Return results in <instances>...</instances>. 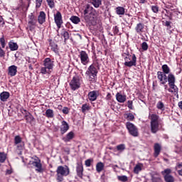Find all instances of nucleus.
I'll return each mask as SVG.
<instances>
[{"mask_svg": "<svg viewBox=\"0 0 182 182\" xmlns=\"http://www.w3.org/2000/svg\"><path fill=\"white\" fill-rule=\"evenodd\" d=\"M84 21L88 23V25H92L95 26L97 21V16L93 11L92 8L89 5H87L85 9L83 11Z\"/></svg>", "mask_w": 182, "mask_h": 182, "instance_id": "1", "label": "nucleus"}, {"mask_svg": "<svg viewBox=\"0 0 182 182\" xmlns=\"http://www.w3.org/2000/svg\"><path fill=\"white\" fill-rule=\"evenodd\" d=\"M55 67V61L50 58H46L43 61V66L41 67L40 73L42 75H50L53 68Z\"/></svg>", "mask_w": 182, "mask_h": 182, "instance_id": "2", "label": "nucleus"}, {"mask_svg": "<svg viewBox=\"0 0 182 182\" xmlns=\"http://www.w3.org/2000/svg\"><path fill=\"white\" fill-rule=\"evenodd\" d=\"M150 126H151V132L153 134H156L159 130H160V116L157 114H149Z\"/></svg>", "mask_w": 182, "mask_h": 182, "instance_id": "3", "label": "nucleus"}, {"mask_svg": "<svg viewBox=\"0 0 182 182\" xmlns=\"http://www.w3.org/2000/svg\"><path fill=\"white\" fill-rule=\"evenodd\" d=\"M56 180L57 182H63L65 178L63 177H68L70 174V169L69 166H58L56 169Z\"/></svg>", "mask_w": 182, "mask_h": 182, "instance_id": "4", "label": "nucleus"}, {"mask_svg": "<svg viewBox=\"0 0 182 182\" xmlns=\"http://www.w3.org/2000/svg\"><path fill=\"white\" fill-rule=\"evenodd\" d=\"M124 60V66L127 68H132V66H137V57L136 54L130 55V53L127 52L122 54Z\"/></svg>", "mask_w": 182, "mask_h": 182, "instance_id": "5", "label": "nucleus"}, {"mask_svg": "<svg viewBox=\"0 0 182 182\" xmlns=\"http://www.w3.org/2000/svg\"><path fill=\"white\" fill-rule=\"evenodd\" d=\"M69 85L71 90H73V92H75V90H77V89H80V85H82L80 76L77 75H74Z\"/></svg>", "mask_w": 182, "mask_h": 182, "instance_id": "6", "label": "nucleus"}, {"mask_svg": "<svg viewBox=\"0 0 182 182\" xmlns=\"http://www.w3.org/2000/svg\"><path fill=\"white\" fill-rule=\"evenodd\" d=\"M125 126L131 136L133 137L139 136V129H137V127H136L134 124L127 122H126Z\"/></svg>", "mask_w": 182, "mask_h": 182, "instance_id": "7", "label": "nucleus"}, {"mask_svg": "<svg viewBox=\"0 0 182 182\" xmlns=\"http://www.w3.org/2000/svg\"><path fill=\"white\" fill-rule=\"evenodd\" d=\"M85 75L89 76L90 82H95V78L97 76V68L95 67V65L92 64L88 67Z\"/></svg>", "mask_w": 182, "mask_h": 182, "instance_id": "8", "label": "nucleus"}, {"mask_svg": "<svg viewBox=\"0 0 182 182\" xmlns=\"http://www.w3.org/2000/svg\"><path fill=\"white\" fill-rule=\"evenodd\" d=\"M165 182H174V176L171 175V169L166 168L161 171Z\"/></svg>", "mask_w": 182, "mask_h": 182, "instance_id": "9", "label": "nucleus"}, {"mask_svg": "<svg viewBox=\"0 0 182 182\" xmlns=\"http://www.w3.org/2000/svg\"><path fill=\"white\" fill-rule=\"evenodd\" d=\"M78 58L80 59V62L84 66H86V65H87L90 62L89 54H87V53H86V51L85 50H81L80 52Z\"/></svg>", "mask_w": 182, "mask_h": 182, "instance_id": "10", "label": "nucleus"}, {"mask_svg": "<svg viewBox=\"0 0 182 182\" xmlns=\"http://www.w3.org/2000/svg\"><path fill=\"white\" fill-rule=\"evenodd\" d=\"M28 23L29 25V26H28L29 31H31V32H32V31H33V29H35V26H36V23H38V18L32 13L28 16Z\"/></svg>", "mask_w": 182, "mask_h": 182, "instance_id": "11", "label": "nucleus"}, {"mask_svg": "<svg viewBox=\"0 0 182 182\" xmlns=\"http://www.w3.org/2000/svg\"><path fill=\"white\" fill-rule=\"evenodd\" d=\"M54 21L57 28L60 29V28H62V25L63 24V19L62 18V13H60V11H57L56 14H54Z\"/></svg>", "mask_w": 182, "mask_h": 182, "instance_id": "12", "label": "nucleus"}, {"mask_svg": "<svg viewBox=\"0 0 182 182\" xmlns=\"http://www.w3.org/2000/svg\"><path fill=\"white\" fill-rule=\"evenodd\" d=\"M157 79L160 82V85H166L168 80V75L167 74L162 73L161 71H158L156 73Z\"/></svg>", "mask_w": 182, "mask_h": 182, "instance_id": "13", "label": "nucleus"}, {"mask_svg": "<svg viewBox=\"0 0 182 182\" xmlns=\"http://www.w3.org/2000/svg\"><path fill=\"white\" fill-rule=\"evenodd\" d=\"M23 111V112H22ZM21 112L23 113V112L26 113L24 116V119L26 121V123H29L30 124L35 120V117H33V115L31 114V112H28V110L21 108Z\"/></svg>", "mask_w": 182, "mask_h": 182, "instance_id": "14", "label": "nucleus"}, {"mask_svg": "<svg viewBox=\"0 0 182 182\" xmlns=\"http://www.w3.org/2000/svg\"><path fill=\"white\" fill-rule=\"evenodd\" d=\"M14 146H17L18 150H23L25 143L22 142V138L19 135L14 137Z\"/></svg>", "mask_w": 182, "mask_h": 182, "instance_id": "15", "label": "nucleus"}, {"mask_svg": "<svg viewBox=\"0 0 182 182\" xmlns=\"http://www.w3.org/2000/svg\"><path fill=\"white\" fill-rule=\"evenodd\" d=\"M18 73V66L13 65L8 68L7 75L8 76H11V77H14V76H16Z\"/></svg>", "mask_w": 182, "mask_h": 182, "instance_id": "16", "label": "nucleus"}, {"mask_svg": "<svg viewBox=\"0 0 182 182\" xmlns=\"http://www.w3.org/2000/svg\"><path fill=\"white\" fill-rule=\"evenodd\" d=\"M135 31L138 35H141L146 32V26L143 23H139L135 26Z\"/></svg>", "mask_w": 182, "mask_h": 182, "instance_id": "17", "label": "nucleus"}, {"mask_svg": "<svg viewBox=\"0 0 182 182\" xmlns=\"http://www.w3.org/2000/svg\"><path fill=\"white\" fill-rule=\"evenodd\" d=\"M29 164L35 167L36 173H43L45 171V169L42 166V163L39 161L38 162H29Z\"/></svg>", "mask_w": 182, "mask_h": 182, "instance_id": "18", "label": "nucleus"}, {"mask_svg": "<svg viewBox=\"0 0 182 182\" xmlns=\"http://www.w3.org/2000/svg\"><path fill=\"white\" fill-rule=\"evenodd\" d=\"M97 97H99V91L97 90H93L88 93V99L90 102L97 100Z\"/></svg>", "mask_w": 182, "mask_h": 182, "instance_id": "19", "label": "nucleus"}, {"mask_svg": "<svg viewBox=\"0 0 182 182\" xmlns=\"http://www.w3.org/2000/svg\"><path fill=\"white\" fill-rule=\"evenodd\" d=\"M69 130V124L65 120L62 121L61 126L60 127V132L61 134H65Z\"/></svg>", "mask_w": 182, "mask_h": 182, "instance_id": "20", "label": "nucleus"}, {"mask_svg": "<svg viewBox=\"0 0 182 182\" xmlns=\"http://www.w3.org/2000/svg\"><path fill=\"white\" fill-rule=\"evenodd\" d=\"M76 173L80 178H83V164H77Z\"/></svg>", "mask_w": 182, "mask_h": 182, "instance_id": "21", "label": "nucleus"}, {"mask_svg": "<svg viewBox=\"0 0 182 182\" xmlns=\"http://www.w3.org/2000/svg\"><path fill=\"white\" fill-rule=\"evenodd\" d=\"M73 139H75V132L72 131L68 132L65 136L63 137V140L65 143H69V141L73 140Z\"/></svg>", "mask_w": 182, "mask_h": 182, "instance_id": "22", "label": "nucleus"}, {"mask_svg": "<svg viewBox=\"0 0 182 182\" xmlns=\"http://www.w3.org/2000/svg\"><path fill=\"white\" fill-rule=\"evenodd\" d=\"M38 22L40 25H43L46 22V14L44 11H41L38 16Z\"/></svg>", "mask_w": 182, "mask_h": 182, "instance_id": "23", "label": "nucleus"}, {"mask_svg": "<svg viewBox=\"0 0 182 182\" xmlns=\"http://www.w3.org/2000/svg\"><path fill=\"white\" fill-rule=\"evenodd\" d=\"M115 97L119 103H124L127 100V96H126V95H122L120 92H117Z\"/></svg>", "mask_w": 182, "mask_h": 182, "instance_id": "24", "label": "nucleus"}, {"mask_svg": "<svg viewBox=\"0 0 182 182\" xmlns=\"http://www.w3.org/2000/svg\"><path fill=\"white\" fill-rule=\"evenodd\" d=\"M9 96H11L9 92L4 91L0 93V100L1 102H6L9 99Z\"/></svg>", "mask_w": 182, "mask_h": 182, "instance_id": "25", "label": "nucleus"}, {"mask_svg": "<svg viewBox=\"0 0 182 182\" xmlns=\"http://www.w3.org/2000/svg\"><path fill=\"white\" fill-rule=\"evenodd\" d=\"M154 157H159L160 152L161 151V146H160L159 143H156L154 146Z\"/></svg>", "mask_w": 182, "mask_h": 182, "instance_id": "26", "label": "nucleus"}, {"mask_svg": "<svg viewBox=\"0 0 182 182\" xmlns=\"http://www.w3.org/2000/svg\"><path fill=\"white\" fill-rule=\"evenodd\" d=\"M150 182H164L163 178L160 177L158 174H153L151 176V181Z\"/></svg>", "mask_w": 182, "mask_h": 182, "instance_id": "27", "label": "nucleus"}, {"mask_svg": "<svg viewBox=\"0 0 182 182\" xmlns=\"http://www.w3.org/2000/svg\"><path fill=\"white\" fill-rule=\"evenodd\" d=\"M168 85L176 83V75L173 73L168 74Z\"/></svg>", "mask_w": 182, "mask_h": 182, "instance_id": "28", "label": "nucleus"}, {"mask_svg": "<svg viewBox=\"0 0 182 182\" xmlns=\"http://www.w3.org/2000/svg\"><path fill=\"white\" fill-rule=\"evenodd\" d=\"M9 48L10 50L14 51V50H18L19 46H18V43H14V41H10L9 43Z\"/></svg>", "mask_w": 182, "mask_h": 182, "instance_id": "29", "label": "nucleus"}, {"mask_svg": "<svg viewBox=\"0 0 182 182\" xmlns=\"http://www.w3.org/2000/svg\"><path fill=\"white\" fill-rule=\"evenodd\" d=\"M49 43H50V46L51 48V50H53V52H54L55 53H58V44H55V43L53 42L52 39L49 40Z\"/></svg>", "mask_w": 182, "mask_h": 182, "instance_id": "30", "label": "nucleus"}, {"mask_svg": "<svg viewBox=\"0 0 182 182\" xmlns=\"http://www.w3.org/2000/svg\"><path fill=\"white\" fill-rule=\"evenodd\" d=\"M61 36L64 38V43L66 45V42H68V41H69V38H70V36H69V32L63 29L61 33Z\"/></svg>", "mask_w": 182, "mask_h": 182, "instance_id": "31", "label": "nucleus"}, {"mask_svg": "<svg viewBox=\"0 0 182 182\" xmlns=\"http://www.w3.org/2000/svg\"><path fill=\"white\" fill-rule=\"evenodd\" d=\"M117 15H124L126 14V9L124 7L118 6L115 9Z\"/></svg>", "mask_w": 182, "mask_h": 182, "instance_id": "32", "label": "nucleus"}, {"mask_svg": "<svg viewBox=\"0 0 182 182\" xmlns=\"http://www.w3.org/2000/svg\"><path fill=\"white\" fill-rule=\"evenodd\" d=\"M105 168V164L103 162H98L96 165V171L97 173H101Z\"/></svg>", "mask_w": 182, "mask_h": 182, "instance_id": "33", "label": "nucleus"}, {"mask_svg": "<svg viewBox=\"0 0 182 182\" xmlns=\"http://www.w3.org/2000/svg\"><path fill=\"white\" fill-rule=\"evenodd\" d=\"M161 69H162V71H161L162 73H165L168 75H170V73H170L171 72L170 67H168L167 64L163 65L161 66Z\"/></svg>", "mask_w": 182, "mask_h": 182, "instance_id": "34", "label": "nucleus"}, {"mask_svg": "<svg viewBox=\"0 0 182 182\" xmlns=\"http://www.w3.org/2000/svg\"><path fill=\"white\" fill-rule=\"evenodd\" d=\"M142 167H143V164H136L135 166V167L134 168V174H139V173H140V171H141Z\"/></svg>", "mask_w": 182, "mask_h": 182, "instance_id": "35", "label": "nucleus"}, {"mask_svg": "<svg viewBox=\"0 0 182 182\" xmlns=\"http://www.w3.org/2000/svg\"><path fill=\"white\" fill-rule=\"evenodd\" d=\"M46 116L48 119H53L55 114L53 113V109H48L46 111Z\"/></svg>", "mask_w": 182, "mask_h": 182, "instance_id": "36", "label": "nucleus"}, {"mask_svg": "<svg viewBox=\"0 0 182 182\" xmlns=\"http://www.w3.org/2000/svg\"><path fill=\"white\" fill-rule=\"evenodd\" d=\"M124 117L127 119L128 122H133V120H134V115L132 113L124 114Z\"/></svg>", "mask_w": 182, "mask_h": 182, "instance_id": "37", "label": "nucleus"}, {"mask_svg": "<svg viewBox=\"0 0 182 182\" xmlns=\"http://www.w3.org/2000/svg\"><path fill=\"white\" fill-rule=\"evenodd\" d=\"M70 21L73 22V23H75V25H77L79 22H80V18L76 16H73L70 17Z\"/></svg>", "mask_w": 182, "mask_h": 182, "instance_id": "38", "label": "nucleus"}, {"mask_svg": "<svg viewBox=\"0 0 182 182\" xmlns=\"http://www.w3.org/2000/svg\"><path fill=\"white\" fill-rule=\"evenodd\" d=\"M91 4L95 8H99L102 5V0H91Z\"/></svg>", "mask_w": 182, "mask_h": 182, "instance_id": "39", "label": "nucleus"}, {"mask_svg": "<svg viewBox=\"0 0 182 182\" xmlns=\"http://www.w3.org/2000/svg\"><path fill=\"white\" fill-rule=\"evenodd\" d=\"M7 155L5 152H0V163L6 161Z\"/></svg>", "mask_w": 182, "mask_h": 182, "instance_id": "40", "label": "nucleus"}, {"mask_svg": "<svg viewBox=\"0 0 182 182\" xmlns=\"http://www.w3.org/2000/svg\"><path fill=\"white\" fill-rule=\"evenodd\" d=\"M168 86L173 91V93H178V87L176 85V83L168 84Z\"/></svg>", "mask_w": 182, "mask_h": 182, "instance_id": "41", "label": "nucleus"}, {"mask_svg": "<svg viewBox=\"0 0 182 182\" xmlns=\"http://www.w3.org/2000/svg\"><path fill=\"white\" fill-rule=\"evenodd\" d=\"M90 109V106H89V105H87V103L82 105V107H81V110H82V113H86V112L87 110H89Z\"/></svg>", "mask_w": 182, "mask_h": 182, "instance_id": "42", "label": "nucleus"}, {"mask_svg": "<svg viewBox=\"0 0 182 182\" xmlns=\"http://www.w3.org/2000/svg\"><path fill=\"white\" fill-rule=\"evenodd\" d=\"M156 108L159 110H162V112L164 111V103L161 101H159L156 104Z\"/></svg>", "mask_w": 182, "mask_h": 182, "instance_id": "43", "label": "nucleus"}, {"mask_svg": "<svg viewBox=\"0 0 182 182\" xmlns=\"http://www.w3.org/2000/svg\"><path fill=\"white\" fill-rule=\"evenodd\" d=\"M117 178H118L119 181H122V182H127V181H129V178L127 176H125V175L118 176Z\"/></svg>", "mask_w": 182, "mask_h": 182, "instance_id": "44", "label": "nucleus"}, {"mask_svg": "<svg viewBox=\"0 0 182 182\" xmlns=\"http://www.w3.org/2000/svg\"><path fill=\"white\" fill-rule=\"evenodd\" d=\"M117 151H124L126 150V145L124 144H121L117 146Z\"/></svg>", "mask_w": 182, "mask_h": 182, "instance_id": "45", "label": "nucleus"}, {"mask_svg": "<svg viewBox=\"0 0 182 182\" xmlns=\"http://www.w3.org/2000/svg\"><path fill=\"white\" fill-rule=\"evenodd\" d=\"M181 167H182V162L178 163L176 164V170H177V168H181ZM178 174L179 176H181L182 177V169L178 171Z\"/></svg>", "mask_w": 182, "mask_h": 182, "instance_id": "46", "label": "nucleus"}, {"mask_svg": "<svg viewBox=\"0 0 182 182\" xmlns=\"http://www.w3.org/2000/svg\"><path fill=\"white\" fill-rule=\"evenodd\" d=\"M46 2L48 3V5L49 8L53 9V8H55V1L53 0H46Z\"/></svg>", "mask_w": 182, "mask_h": 182, "instance_id": "47", "label": "nucleus"}, {"mask_svg": "<svg viewBox=\"0 0 182 182\" xmlns=\"http://www.w3.org/2000/svg\"><path fill=\"white\" fill-rule=\"evenodd\" d=\"M141 48L144 51H146L147 49H149V44H147L146 42H143L141 44Z\"/></svg>", "mask_w": 182, "mask_h": 182, "instance_id": "48", "label": "nucleus"}, {"mask_svg": "<svg viewBox=\"0 0 182 182\" xmlns=\"http://www.w3.org/2000/svg\"><path fill=\"white\" fill-rule=\"evenodd\" d=\"M0 43H1V48L3 49L5 48V46H6V43H5V38H4V36L0 38Z\"/></svg>", "mask_w": 182, "mask_h": 182, "instance_id": "49", "label": "nucleus"}, {"mask_svg": "<svg viewBox=\"0 0 182 182\" xmlns=\"http://www.w3.org/2000/svg\"><path fill=\"white\" fill-rule=\"evenodd\" d=\"M159 6H151V11L154 14H159Z\"/></svg>", "mask_w": 182, "mask_h": 182, "instance_id": "50", "label": "nucleus"}, {"mask_svg": "<svg viewBox=\"0 0 182 182\" xmlns=\"http://www.w3.org/2000/svg\"><path fill=\"white\" fill-rule=\"evenodd\" d=\"M42 2H43V0H36V8H41L42 6Z\"/></svg>", "mask_w": 182, "mask_h": 182, "instance_id": "51", "label": "nucleus"}, {"mask_svg": "<svg viewBox=\"0 0 182 182\" xmlns=\"http://www.w3.org/2000/svg\"><path fill=\"white\" fill-rule=\"evenodd\" d=\"M93 161V159H87L85 161V166L86 167H90V166H92V162Z\"/></svg>", "mask_w": 182, "mask_h": 182, "instance_id": "52", "label": "nucleus"}, {"mask_svg": "<svg viewBox=\"0 0 182 182\" xmlns=\"http://www.w3.org/2000/svg\"><path fill=\"white\" fill-rule=\"evenodd\" d=\"M127 107L130 110H133V100H128L127 101Z\"/></svg>", "mask_w": 182, "mask_h": 182, "instance_id": "53", "label": "nucleus"}, {"mask_svg": "<svg viewBox=\"0 0 182 182\" xmlns=\"http://www.w3.org/2000/svg\"><path fill=\"white\" fill-rule=\"evenodd\" d=\"M62 112L64 114H69V108L68 107H64Z\"/></svg>", "mask_w": 182, "mask_h": 182, "instance_id": "54", "label": "nucleus"}, {"mask_svg": "<svg viewBox=\"0 0 182 182\" xmlns=\"http://www.w3.org/2000/svg\"><path fill=\"white\" fill-rule=\"evenodd\" d=\"M113 33L114 35H117V33H119V27L117 26H115L113 28Z\"/></svg>", "mask_w": 182, "mask_h": 182, "instance_id": "55", "label": "nucleus"}, {"mask_svg": "<svg viewBox=\"0 0 182 182\" xmlns=\"http://www.w3.org/2000/svg\"><path fill=\"white\" fill-rule=\"evenodd\" d=\"M0 58H5V50L0 46Z\"/></svg>", "mask_w": 182, "mask_h": 182, "instance_id": "56", "label": "nucleus"}, {"mask_svg": "<svg viewBox=\"0 0 182 182\" xmlns=\"http://www.w3.org/2000/svg\"><path fill=\"white\" fill-rule=\"evenodd\" d=\"M105 99L108 101L112 100V94L110 92H107V96L105 97Z\"/></svg>", "mask_w": 182, "mask_h": 182, "instance_id": "57", "label": "nucleus"}, {"mask_svg": "<svg viewBox=\"0 0 182 182\" xmlns=\"http://www.w3.org/2000/svg\"><path fill=\"white\" fill-rule=\"evenodd\" d=\"M4 25H5V21H4L2 16H0V26H4Z\"/></svg>", "mask_w": 182, "mask_h": 182, "instance_id": "58", "label": "nucleus"}, {"mask_svg": "<svg viewBox=\"0 0 182 182\" xmlns=\"http://www.w3.org/2000/svg\"><path fill=\"white\" fill-rule=\"evenodd\" d=\"M39 161L41 163L40 159L36 156V159H34V161H30L29 163H36V162L39 163Z\"/></svg>", "mask_w": 182, "mask_h": 182, "instance_id": "59", "label": "nucleus"}, {"mask_svg": "<svg viewBox=\"0 0 182 182\" xmlns=\"http://www.w3.org/2000/svg\"><path fill=\"white\" fill-rule=\"evenodd\" d=\"M165 26H168L169 28H171V21H166L165 22Z\"/></svg>", "mask_w": 182, "mask_h": 182, "instance_id": "60", "label": "nucleus"}, {"mask_svg": "<svg viewBox=\"0 0 182 182\" xmlns=\"http://www.w3.org/2000/svg\"><path fill=\"white\" fill-rule=\"evenodd\" d=\"M13 173L12 169H6V176L11 175Z\"/></svg>", "mask_w": 182, "mask_h": 182, "instance_id": "61", "label": "nucleus"}, {"mask_svg": "<svg viewBox=\"0 0 182 182\" xmlns=\"http://www.w3.org/2000/svg\"><path fill=\"white\" fill-rule=\"evenodd\" d=\"M95 68H97V69H99V62H97V60L95 63H93V64Z\"/></svg>", "mask_w": 182, "mask_h": 182, "instance_id": "62", "label": "nucleus"}, {"mask_svg": "<svg viewBox=\"0 0 182 182\" xmlns=\"http://www.w3.org/2000/svg\"><path fill=\"white\" fill-rule=\"evenodd\" d=\"M28 69H29L30 70H33V67H32V64H29V65H28Z\"/></svg>", "mask_w": 182, "mask_h": 182, "instance_id": "63", "label": "nucleus"}, {"mask_svg": "<svg viewBox=\"0 0 182 182\" xmlns=\"http://www.w3.org/2000/svg\"><path fill=\"white\" fill-rule=\"evenodd\" d=\"M62 107H63L62 105H58V110H62Z\"/></svg>", "mask_w": 182, "mask_h": 182, "instance_id": "64", "label": "nucleus"}]
</instances>
